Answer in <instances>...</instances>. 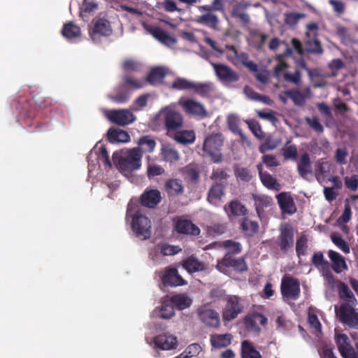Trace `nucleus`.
<instances>
[{"instance_id": "1", "label": "nucleus", "mask_w": 358, "mask_h": 358, "mask_svg": "<svg viewBox=\"0 0 358 358\" xmlns=\"http://www.w3.org/2000/svg\"><path fill=\"white\" fill-rule=\"evenodd\" d=\"M126 218L131 220V228L134 235L141 240L150 238L151 236V222L143 213L138 204L129 202Z\"/></svg>"}, {"instance_id": "2", "label": "nucleus", "mask_w": 358, "mask_h": 358, "mask_svg": "<svg viewBox=\"0 0 358 358\" xmlns=\"http://www.w3.org/2000/svg\"><path fill=\"white\" fill-rule=\"evenodd\" d=\"M168 134L177 131L183 127L182 115L171 106L162 108L157 114Z\"/></svg>"}, {"instance_id": "3", "label": "nucleus", "mask_w": 358, "mask_h": 358, "mask_svg": "<svg viewBox=\"0 0 358 358\" xmlns=\"http://www.w3.org/2000/svg\"><path fill=\"white\" fill-rule=\"evenodd\" d=\"M223 143L224 137L220 133L211 134L204 139L203 150L214 163H220L222 160L221 149Z\"/></svg>"}, {"instance_id": "4", "label": "nucleus", "mask_w": 358, "mask_h": 358, "mask_svg": "<svg viewBox=\"0 0 358 358\" xmlns=\"http://www.w3.org/2000/svg\"><path fill=\"white\" fill-rule=\"evenodd\" d=\"M357 305L349 302H343L338 309L336 315L339 322L350 329L358 330V312L355 308Z\"/></svg>"}, {"instance_id": "5", "label": "nucleus", "mask_w": 358, "mask_h": 358, "mask_svg": "<svg viewBox=\"0 0 358 358\" xmlns=\"http://www.w3.org/2000/svg\"><path fill=\"white\" fill-rule=\"evenodd\" d=\"M224 301L225 303L222 310V317L224 322H231L244 311L243 299L240 296L228 295Z\"/></svg>"}, {"instance_id": "6", "label": "nucleus", "mask_w": 358, "mask_h": 358, "mask_svg": "<svg viewBox=\"0 0 358 358\" xmlns=\"http://www.w3.org/2000/svg\"><path fill=\"white\" fill-rule=\"evenodd\" d=\"M142 154L138 148H133L127 155L122 157L117 163L119 169L122 172L131 173L138 169L141 166Z\"/></svg>"}, {"instance_id": "7", "label": "nucleus", "mask_w": 358, "mask_h": 358, "mask_svg": "<svg viewBox=\"0 0 358 358\" xmlns=\"http://www.w3.org/2000/svg\"><path fill=\"white\" fill-rule=\"evenodd\" d=\"M280 291L283 298L296 301L301 294L300 283L297 278L285 276L282 279Z\"/></svg>"}, {"instance_id": "8", "label": "nucleus", "mask_w": 358, "mask_h": 358, "mask_svg": "<svg viewBox=\"0 0 358 358\" xmlns=\"http://www.w3.org/2000/svg\"><path fill=\"white\" fill-rule=\"evenodd\" d=\"M231 267L235 271L243 273L248 270V265L243 257H234L224 255L222 259L217 261L216 268L222 273H225L227 269Z\"/></svg>"}, {"instance_id": "9", "label": "nucleus", "mask_w": 358, "mask_h": 358, "mask_svg": "<svg viewBox=\"0 0 358 358\" xmlns=\"http://www.w3.org/2000/svg\"><path fill=\"white\" fill-rule=\"evenodd\" d=\"M199 320L207 327L217 329L220 326L219 313L206 306H201L196 310Z\"/></svg>"}, {"instance_id": "10", "label": "nucleus", "mask_w": 358, "mask_h": 358, "mask_svg": "<svg viewBox=\"0 0 358 358\" xmlns=\"http://www.w3.org/2000/svg\"><path fill=\"white\" fill-rule=\"evenodd\" d=\"M294 231L290 224H285L280 229V234L278 236L276 243L280 250L286 254L289 250H292L294 244Z\"/></svg>"}, {"instance_id": "11", "label": "nucleus", "mask_w": 358, "mask_h": 358, "mask_svg": "<svg viewBox=\"0 0 358 358\" xmlns=\"http://www.w3.org/2000/svg\"><path fill=\"white\" fill-rule=\"evenodd\" d=\"M178 103L187 115L197 116L201 118L206 117L208 115L205 106L199 101L192 99L180 98Z\"/></svg>"}, {"instance_id": "12", "label": "nucleus", "mask_w": 358, "mask_h": 358, "mask_svg": "<svg viewBox=\"0 0 358 358\" xmlns=\"http://www.w3.org/2000/svg\"><path fill=\"white\" fill-rule=\"evenodd\" d=\"M217 78L223 83L231 84L237 82L240 76L237 72L223 64L210 63Z\"/></svg>"}, {"instance_id": "13", "label": "nucleus", "mask_w": 358, "mask_h": 358, "mask_svg": "<svg viewBox=\"0 0 358 358\" xmlns=\"http://www.w3.org/2000/svg\"><path fill=\"white\" fill-rule=\"evenodd\" d=\"M161 278L164 287H178L187 284V282L179 275L177 268L174 267H166Z\"/></svg>"}, {"instance_id": "14", "label": "nucleus", "mask_w": 358, "mask_h": 358, "mask_svg": "<svg viewBox=\"0 0 358 358\" xmlns=\"http://www.w3.org/2000/svg\"><path fill=\"white\" fill-rule=\"evenodd\" d=\"M108 120L117 125H128L136 120V116L127 109H118L109 111Z\"/></svg>"}, {"instance_id": "15", "label": "nucleus", "mask_w": 358, "mask_h": 358, "mask_svg": "<svg viewBox=\"0 0 358 358\" xmlns=\"http://www.w3.org/2000/svg\"><path fill=\"white\" fill-rule=\"evenodd\" d=\"M267 318L262 313H255L246 315L244 318V325L248 331L259 334L261 328L259 324L264 326L267 324Z\"/></svg>"}, {"instance_id": "16", "label": "nucleus", "mask_w": 358, "mask_h": 358, "mask_svg": "<svg viewBox=\"0 0 358 358\" xmlns=\"http://www.w3.org/2000/svg\"><path fill=\"white\" fill-rule=\"evenodd\" d=\"M276 199L282 214L293 215L296 207L289 192H282L276 195Z\"/></svg>"}, {"instance_id": "17", "label": "nucleus", "mask_w": 358, "mask_h": 358, "mask_svg": "<svg viewBox=\"0 0 358 358\" xmlns=\"http://www.w3.org/2000/svg\"><path fill=\"white\" fill-rule=\"evenodd\" d=\"M153 343L156 348L162 350L176 349L178 345L177 337L169 333H163L155 336Z\"/></svg>"}, {"instance_id": "18", "label": "nucleus", "mask_w": 358, "mask_h": 358, "mask_svg": "<svg viewBox=\"0 0 358 358\" xmlns=\"http://www.w3.org/2000/svg\"><path fill=\"white\" fill-rule=\"evenodd\" d=\"M174 229L180 234L196 236L200 234V229L196 224L191 220L182 217H179L175 221Z\"/></svg>"}, {"instance_id": "19", "label": "nucleus", "mask_w": 358, "mask_h": 358, "mask_svg": "<svg viewBox=\"0 0 358 358\" xmlns=\"http://www.w3.org/2000/svg\"><path fill=\"white\" fill-rule=\"evenodd\" d=\"M222 248L226 250L224 255L233 256L241 253L242 245L240 243L233 240H225L224 241L213 242L209 244L207 248Z\"/></svg>"}, {"instance_id": "20", "label": "nucleus", "mask_w": 358, "mask_h": 358, "mask_svg": "<svg viewBox=\"0 0 358 358\" xmlns=\"http://www.w3.org/2000/svg\"><path fill=\"white\" fill-rule=\"evenodd\" d=\"M161 199V193L159 190H145L141 196V204L147 208H154Z\"/></svg>"}, {"instance_id": "21", "label": "nucleus", "mask_w": 358, "mask_h": 358, "mask_svg": "<svg viewBox=\"0 0 358 358\" xmlns=\"http://www.w3.org/2000/svg\"><path fill=\"white\" fill-rule=\"evenodd\" d=\"M257 169L258 171L261 182L264 187L268 189H273L275 191H279L281 189V186L276 178L273 177L269 173L263 171L262 164H258L257 165Z\"/></svg>"}, {"instance_id": "22", "label": "nucleus", "mask_w": 358, "mask_h": 358, "mask_svg": "<svg viewBox=\"0 0 358 358\" xmlns=\"http://www.w3.org/2000/svg\"><path fill=\"white\" fill-rule=\"evenodd\" d=\"M252 199L258 217L262 218L266 209L273 204V199L265 194H253Z\"/></svg>"}, {"instance_id": "23", "label": "nucleus", "mask_w": 358, "mask_h": 358, "mask_svg": "<svg viewBox=\"0 0 358 358\" xmlns=\"http://www.w3.org/2000/svg\"><path fill=\"white\" fill-rule=\"evenodd\" d=\"M297 171L303 178H306L308 174L313 173L312 162L308 152H305L301 155L297 163Z\"/></svg>"}, {"instance_id": "24", "label": "nucleus", "mask_w": 358, "mask_h": 358, "mask_svg": "<svg viewBox=\"0 0 358 358\" xmlns=\"http://www.w3.org/2000/svg\"><path fill=\"white\" fill-rule=\"evenodd\" d=\"M166 76V71L163 67L156 66L150 71L144 80L145 84H148L156 86L161 85L163 82L164 78Z\"/></svg>"}, {"instance_id": "25", "label": "nucleus", "mask_w": 358, "mask_h": 358, "mask_svg": "<svg viewBox=\"0 0 358 358\" xmlns=\"http://www.w3.org/2000/svg\"><path fill=\"white\" fill-rule=\"evenodd\" d=\"M232 339L233 336L229 333L215 334L210 335V343L213 348L221 349L228 347L231 343Z\"/></svg>"}, {"instance_id": "26", "label": "nucleus", "mask_w": 358, "mask_h": 358, "mask_svg": "<svg viewBox=\"0 0 358 358\" xmlns=\"http://www.w3.org/2000/svg\"><path fill=\"white\" fill-rule=\"evenodd\" d=\"M182 266L189 273L203 271L206 268V264L193 255L183 260Z\"/></svg>"}, {"instance_id": "27", "label": "nucleus", "mask_w": 358, "mask_h": 358, "mask_svg": "<svg viewBox=\"0 0 358 358\" xmlns=\"http://www.w3.org/2000/svg\"><path fill=\"white\" fill-rule=\"evenodd\" d=\"M328 256L332 262L331 268L336 273H341L343 271L348 269L344 257L338 252L330 250L328 252Z\"/></svg>"}, {"instance_id": "28", "label": "nucleus", "mask_w": 358, "mask_h": 358, "mask_svg": "<svg viewBox=\"0 0 358 358\" xmlns=\"http://www.w3.org/2000/svg\"><path fill=\"white\" fill-rule=\"evenodd\" d=\"M331 164L324 159H320L315 165V176L316 179L320 181L324 180L331 174Z\"/></svg>"}, {"instance_id": "29", "label": "nucleus", "mask_w": 358, "mask_h": 358, "mask_svg": "<svg viewBox=\"0 0 358 358\" xmlns=\"http://www.w3.org/2000/svg\"><path fill=\"white\" fill-rule=\"evenodd\" d=\"M224 210L229 217L245 216L248 214L246 207L238 199L232 200L228 206H224Z\"/></svg>"}, {"instance_id": "30", "label": "nucleus", "mask_w": 358, "mask_h": 358, "mask_svg": "<svg viewBox=\"0 0 358 358\" xmlns=\"http://www.w3.org/2000/svg\"><path fill=\"white\" fill-rule=\"evenodd\" d=\"M150 33L153 37L166 45L173 46L177 42L175 37L172 36L166 31L159 27H153L150 30Z\"/></svg>"}, {"instance_id": "31", "label": "nucleus", "mask_w": 358, "mask_h": 358, "mask_svg": "<svg viewBox=\"0 0 358 358\" xmlns=\"http://www.w3.org/2000/svg\"><path fill=\"white\" fill-rule=\"evenodd\" d=\"M311 262L317 269L325 272L327 277H333L332 273L329 271L330 264L329 262L324 259L322 252L319 251L315 252L312 257Z\"/></svg>"}, {"instance_id": "32", "label": "nucleus", "mask_w": 358, "mask_h": 358, "mask_svg": "<svg viewBox=\"0 0 358 358\" xmlns=\"http://www.w3.org/2000/svg\"><path fill=\"white\" fill-rule=\"evenodd\" d=\"M227 186V184L224 183L213 182L208 192V201L213 203L215 201L220 200L225 194Z\"/></svg>"}, {"instance_id": "33", "label": "nucleus", "mask_w": 358, "mask_h": 358, "mask_svg": "<svg viewBox=\"0 0 358 358\" xmlns=\"http://www.w3.org/2000/svg\"><path fill=\"white\" fill-rule=\"evenodd\" d=\"M230 178V169L227 167H214L212 170L210 178L213 182H220L227 185Z\"/></svg>"}, {"instance_id": "34", "label": "nucleus", "mask_w": 358, "mask_h": 358, "mask_svg": "<svg viewBox=\"0 0 358 358\" xmlns=\"http://www.w3.org/2000/svg\"><path fill=\"white\" fill-rule=\"evenodd\" d=\"M241 358H262L260 352L255 349L252 342L244 340L241 346Z\"/></svg>"}, {"instance_id": "35", "label": "nucleus", "mask_w": 358, "mask_h": 358, "mask_svg": "<svg viewBox=\"0 0 358 358\" xmlns=\"http://www.w3.org/2000/svg\"><path fill=\"white\" fill-rule=\"evenodd\" d=\"M182 173L185 179L190 182L197 184L200 179V171L197 166L194 164H188L182 168Z\"/></svg>"}, {"instance_id": "36", "label": "nucleus", "mask_w": 358, "mask_h": 358, "mask_svg": "<svg viewBox=\"0 0 358 358\" xmlns=\"http://www.w3.org/2000/svg\"><path fill=\"white\" fill-rule=\"evenodd\" d=\"M243 93L250 100L262 102L269 106L273 103L272 99L268 96L257 93L248 85L244 87Z\"/></svg>"}, {"instance_id": "37", "label": "nucleus", "mask_w": 358, "mask_h": 358, "mask_svg": "<svg viewBox=\"0 0 358 358\" xmlns=\"http://www.w3.org/2000/svg\"><path fill=\"white\" fill-rule=\"evenodd\" d=\"M112 28L109 21L104 18L97 19L94 24L93 34L108 36L112 34Z\"/></svg>"}, {"instance_id": "38", "label": "nucleus", "mask_w": 358, "mask_h": 358, "mask_svg": "<svg viewBox=\"0 0 358 358\" xmlns=\"http://www.w3.org/2000/svg\"><path fill=\"white\" fill-rule=\"evenodd\" d=\"M240 229L245 236L252 237L258 232L259 224L256 221L244 217L241 222Z\"/></svg>"}, {"instance_id": "39", "label": "nucleus", "mask_w": 358, "mask_h": 358, "mask_svg": "<svg viewBox=\"0 0 358 358\" xmlns=\"http://www.w3.org/2000/svg\"><path fill=\"white\" fill-rule=\"evenodd\" d=\"M165 190L169 195L176 196L183 193L184 188L182 181L179 179H169L164 185Z\"/></svg>"}, {"instance_id": "40", "label": "nucleus", "mask_w": 358, "mask_h": 358, "mask_svg": "<svg viewBox=\"0 0 358 358\" xmlns=\"http://www.w3.org/2000/svg\"><path fill=\"white\" fill-rule=\"evenodd\" d=\"M108 138L110 142L127 143L130 141L129 134L120 129H110L108 131Z\"/></svg>"}, {"instance_id": "41", "label": "nucleus", "mask_w": 358, "mask_h": 358, "mask_svg": "<svg viewBox=\"0 0 358 358\" xmlns=\"http://www.w3.org/2000/svg\"><path fill=\"white\" fill-rule=\"evenodd\" d=\"M193 85L192 91L202 97L209 96L214 90L213 84L210 82H193Z\"/></svg>"}, {"instance_id": "42", "label": "nucleus", "mask_w": 358, "mask_h": 358, "mask_svg": "<svg viewBox=\"0 0 358 358\" xmlns=\"http://www.w3.org/2000/svg\"><path fill=\"white\" fill-rule=\"evenodd\" d=\"M170 301L172 305L176 306L179 310H184L189 308L192 303L191 298L185 294H178L172 296L170 299Z\"/></svg>"}, {"instance_id": "43", "label": "nucleus", "mask_w": 358, "mask_h": 358, "mask_svg": "<svg viewBox=\"0 0 358 358\" xmlns=\"http://www.w3.org/2000/svg\"><path fill=\"white\" fill-rule=\"evenodd\" d=\"M339 296L342 299H345V302H349L354 305H357V300L353 292L349 287L344 282H341L338 285Z\"/></svg>"}, {"instance_id": "44", "label": "nucleus", "mask_w": 358, "mask_h": 358, "mask_svg": "<svg viewBox=\"0 0 358 358\" xmlns=\"http://www.w3.org/2000/svg\"><path fill=\"white\" fill-rule=\"evenodd\" d=\"M196 22L206 25L211 29H215L219 22L217 16L211 12H207V13L198 16Z\"/></svg>"}, {"instance_id": "45", "label": "nucleus", "mask_w": 358, "mask_h": 358, "mask_svg": "<svg viewBox=\"0 0 358 358\" xmlns=\"http://www.w3.org/2000/svg\"><path fill=\"white\" fill-rule=\"evenodd\" d=\"M161 153L163 159L167 162L173 163L180 158L178 150L170 145H164Z\"/></svg>"}, {"instance_id": "46", "label": "nucleus", "mask_w": 358, "mask_h": 358, "mask_svg": "<svg viewBox=\"0 0 358 358\" xmlns=\"http://www.w3.org/2000/svg\"><path fill=\"white\" fill-rule=\"evenodd\" d=\"M174 140L178 143L182 144L192 143L195 140V134L193 131L182 130L176 131L173 137Z\"/></svg>"}, {"instance_id": "47", "label": "nucleus", "mask_w": 358, "mask_h": 358, "mask_svg": "<svg viewBox=\"0 0 358 358\" xmlns=\"http://www.w3.org/2000/svg\"><path fill=\"white\" fill-rule=\"evenodd\" d=\"M62 34L68 39L74 38L80 36V29L73 22H69L64 24Z\"/></svg>"}, {"instance_id": "48", "label": "nucleus", "mask_w": 358, "mask_h": 358, "mask_svg": "<svg viewBox=\"0 0 358 358\" xmlns=\"http://www.w3.org/2000/svg\"><path fill=\"white\" fill-rule=\"evenodd\" d=\"M282 156L285 160L295 161L298 157L297 148L294 144L291 143L289 140L282 148Z\"/></svg>"}, {"instance_id": "49", "label": "nucleus", "mask_w": 358, "mask_h": 358, "mask_svg": "<svg viewBox=\"0 0 358 358\" xmlns=\"http://www.w3.org/2000/svg\"><path fill=\"white\" fill-rule=\"evenodd\" d=\"M138 148L141 153L143 155V152H153L156 143L155 141L151 138L148 136H145L139 138L138 141Z\"/></svg>"}, {"instance_id": "50", "label": "nucleus", "mask_w": 358, "mask_h": 358, "mask_svg": "<svg viewBox=\"0 0 358 358\" xmlns=\"http://www.w3.org/2000/svg\"><path fill=\"white\" fill-rule=\"evenodd\" d=\"M193 82L184 78H177L171 84V88L176 90H192Z\"/></svg>"}, {"instance_id": "51", "label": "nucleus", "mask_w": 358, "mask_h": 358, "mask_svg": "<svg viewBox=\"0 0 358 358\" xmlns=\"http://www.w3.org/2000/svg\"><path fill=\"white\" fill-rule=\"evenodd\" d=\"M280 143V139H275L269 136L266 138L264 142L259 147V150L261 153L264 154L268 150H273L275 149Z\"/></svg>"}, {"instance_id": "52", "label": "nucleus", "mask_w": 358, "mask_h": 358, "mask_svg": "<svg viewBox=\"0 0 358 358\" xmlns=\"http://www.w3.org/2000/svg\"><path fill=\"white\" fill-rule=\"evenodd\" d=\"M122 82L124 87L133 90L141 89L145 85L144 80H137L130 76H124Z\"/></svg>"}, {"instance_id": "53", "label": "nucleus", "mask_w": 358, "mask_h": 358, "mask_svg": "<svg viewBox=\"0 0 358 358\" xmlns=\"http://www.w3.org/2000/svg\"><path fill=\"white\" fill-rule=\"evenodd\" d=\"M285 94L289 96L294 103L296 106H303L306 101L305 96L298 90H289L285 92Z\"/></svg>"}, {"instance_id": "54", "label": "nucleus", "mask_w": 358, "mask_h": 358, "mask_svg": "<svg viewBox=\"0 0 358 358\" xmlns=\"http://www.w3.org/2000/svg\"><path fill=\"white\" fill-rule=\"evenodd\" d=\"M175 315L174 308L172 304L163 303L157 310V315L162 319H169Z\"/></svg>"}, {"instance_id": "55", "label": "nucleus", "mask_w": 358, "mask_h": 358, "mask_svg": "<svg viewBox=\"0 0 358 358\" xmlns=\"http://www.w3.org/2000/svg\"><path fill=\"white\" fill-rule=\"evenodd\" d=\"M308 249V238L306 235L303 234L299 237L296 242V253L300 257L304 256L307 253Z\"/></svg>"}, {"instance_id": "56", "label": "nucleus", "mask_w": 358, "mask_h": 358, "mask_svg": "<svg viewBox=\"0 0 358 358\" xmlns=\"http://www.w3.org/2000/svg\"><path fill=\"white\" fill-rule=\"evenodd\" d=\"M332 242L344 253L348 254L350 251L349 244L338 234H332L331 235Z\"/></svg>"}, {"instance_id": "57", "label": "nucleus", "mask_w": 358, "mask_h": 358, "mask_svg": "<svg viewBox=\"0 0 358 358\" xmlns=\"http://www.w3.org/2000/svg\"><path fill=\"white\" fill-rule=\"evenodd\" d=\"M227 230V223H213L208 228V232L214 236H221Z\"/></svg>"}, {"instance_id": "58", "label": "nucleus", "mask_w": 358, "mask_h": 358, "mask_svg": "<svg viewBox=\"0 0 358 358\" xmlns=\"http://www.w3.org/2000/svg\"><path fill=\"white\" fill-rule=\"evenodd\" d=\"M224 9V3L222 0H213L211 5H203L199 6L200 11L213 12L221 11Z\"/></svg>"}, {"instance_id": "59", "label": "nucleus", "mask_w": 358, "mask_h": 358, "mask_svg": "<svg viewBox=\"0 0 358 358\" xmlns=\"http://www.w3.org/2000/svg\"><path fill=\"white\" fill-rule=\"evenodd\" d=\"M307 73L308 74V76L310 79L313 82V86L314 87H323L326 85V82L324 80V79H320V80L317 81L316 79L321 77V75L317 69H307Z\"/></svg>"}, {"instance_id": "60", "label": "nucleus", "mask_w": 358, "mask_h": 358, "mask_svg": "<svg viewBox=\"0 0 358 358\" xmlns=\"http://www.w3.org/2000/svg\"><path fill=\"white\" fill-rule=\"evenodd\" d=\"M308 322L310 328L314 329L317 333H322V324L316 314L309 311L308 314Z\"/></svg>"}, {"instance_id": "61", "label": "nucleus", "mask_w": 358, "mask_h": 358, "mask_svg": "<svg viewBox=\"0 0 358 358\" xmlns=\"http://www.w3.org/2000/svg\"><path fill=\"white\" fill-rule=\"evenodd\" d=\"M335 341L339 352L351 345L348 336L345 334H339L336 335Z\"/></svg>"}, {"instance_id": "62", "label": "nucleus", "mask_w": 358, "mask_h": 358, "mask_svg": "<svg viewBox=\"0 0 358 358\" xmlns=\"http://www.w3.org/2000/svg\"><path fill=\"white\" fill-rule=\"evenodd\" d=\"M345 186L352 192H355L358 189V175L352 174L350 176L344 178Z\"/></svg>"}, {"instance_id": "63", "label": "nucleus", "mask_w": 358, "mask_h": 358, "mask_svg": "<svg viewBox=\"0 0 358 358\" xmlns=\"http://www.w3.org/2000/svg\"><path fill=\"white\" fill-rule=\"evenodd\" d=\"M164 173V169L160 166L152 164L148 166L147 176L149 179L161 176Z\"/></svg>"}, {"instance_id": "64", "label": "nucleus", "mask_w": 358, "mask_h": 358, "mask_svg": "<svg viewBox=\"0 0 358 358\" xmlns=\"http://www.w3.org/2000/svg\"><path fill=\"white\" fill-rule=\"evenodd\" d=\"M307 51L311 53L322 54L323 52L320 42L318 40H308L306 42Z\"/></svg>"}]
</instances>
